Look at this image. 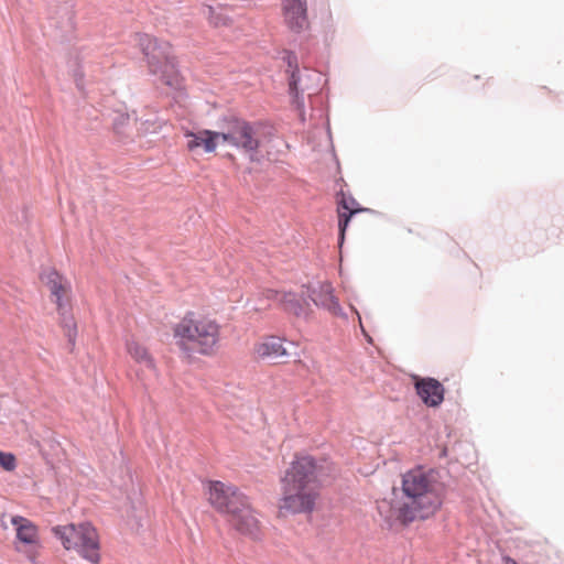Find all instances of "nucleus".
I'll return each mask as SVG.
<instances>
[{
	"label": "nucleus",
	"mask_w": 564,
	"mask_h": 564,
	"mask_svg": "<svg viewBox=\"0 0 564 564\" xmlns=\"http://www.w3.org/2000/svg\"><path fill=\"white\" fill-rule=\"evenodd\" d=\"M440 471L435 468L425 469L417 466L402 476V490L410 500L400 507L398 519L405 525L420 519L426 520L442 506V499L436 492Z\"/></svg>",
	"instance_id": "obj_1"
},
{
	"label": "nucleus",
	"mask_w": 564,
	"mask_h": 564,
	"mask_svg": "<svg viewBox=\"0 0 564 564\" xmlns=\"http://www.w3.org/2000/svg\"><path fill=\"white\" fill-rule=\"evenodd\" d=\"M316 480V459L305 455L296 457L282 478L281 509L290 513H310L314 510L317 492L311 487Z\"/></svg>",
	"instance_id": "obj_2"
},
{
	"label": "nucleus",
	"mask_w": 564,
	"mask_h": 564,
	"mask_svg": "<svg viewBox=\"0 0 564 564\" xmlns=\"http://www.w3.org/2000/svg\"><path fill=\"white\" fill-rule=\"evenodd\" d=\"M209 502L220 513L228 516L231 525L241 534L258 536L259 521L249 498L237 487L219 480L209 481Z\"/></svg>",
	"instance_id": "obj_3"
},
{
	"label": "nucleus",
	"mask_w": 564,
	"mask_h": 564,
	"mask_svg": "<svg viewBox=\"0 0 564 564\" xmlns=\"http://www.w3.org/2000/svg\"><path fill=\"white\" fill-rule=\"evenodd\" d=\"M137 41L147 59L150 74L159 76L166 86L181 89L182 76L171 44L147 33H137Z\"/></svg>",
	"instance_id": "obj_4"
},
{
	"label": "nucleus",
	"mask_w": 564,
	"mask_h": 564,
	"mask_svg": "<svg viewBox=\"0 0 564 564\" xmlns=\"http://www.w3.org/2000/svg\"><path fill=\"white\" fill-rule=\"evenodd\" d=\"M219 326L209 319H197L194 312H187L174 327V337L183 350L209 354L218 341Z\"/></svg>",
	"instance_id": "obj_5"
},
{
	"label": "nucleus",
	"mask_w": 564,
	"mask_h": 564,
	"mask_svg": "<svg viewBox=\"0 0 564 564\" xmlns=\"http://www.w3.org/2000/svg\"><path fill=\"white\" fill-rule=\"evenodd\" d=\"M216 126L219 129V139L223 143L248 153L249 158L253 160L261 144L253 123L236 113L227 112L217 119Z\"/></svg>",
	"instance_id": "obj_6"
},
{
	"label": "nucleus",
	"mask_w": 564,
	"mask_h": 564,
	"mask_svg": "<svg viewBox=\"0 0 564 564\" xmlns=\"http://www.w3.org/2000/svg\"><path fill=\"white\" fill-rule=\"evenodd\" d=\"M52 532L66 550L77 551L78 554L91 563L99 562V542L96 530L90 522L56 525L52 528Z\"/></svg>",
	"instance_id": "obj_7"
},
{
	"label": "nucleus",
	"mask_w": 564,
	"mask_h": 564,
	"mask_svg": "<svg viewBox=\"0 0 564 564\" xmlns=\"http://www.w3.org/2000/svg\"><path fill=\"white\" fill-rule=\"evenodd\" d=\"M282 59L289 67V94L291 96V104L296 110L302 112L305 107L304 93L312 90V93H308L311 97L317 91L323 75L308 68H304V73H301L297 55L293 51H284Z\"/></svg>",
	"instance_id": "obj_8"
},
{
	"label": "nucleus",
	"mask_w": 564,
	"mask_h": 564,
	"mask_svg": "<svg viewBox=\"0 0 564 564\" xmlns=\"http://www.w3.org/2000/svg\"><path fill=\"white\" fill-rule=\"evenodd\" d=\"M268 299L278 301L284 312L293 314L299 318L306 319L310 315L312 301L308 297L307 291L299 294L291 291L281 293L275 290H269Z\"/></svg>",
	"instance_id": "obj_9"
},
{
	"label": "nucleus",
	"mask_w": 564,
	"mask_h": 564,
	"mask_svg": "<svg viewBox=\"0 0 564 564\" xmlns=\"http://www.w3.org/2000/svg\"><path fill=\"white\" fill-rule=\"evenodd\" d=\"M337 197L338 246L341 248L351 218L359 213L370 212V209L361 207L351 194H346L343 189L337 193Z\"/></svg>",
	"instance_id": "obj_10"
},
{
	"label": "nucleus",
	"mask_w": 564,
	"mask_h": 564,
	"mask_svg": "<svg viewBox=\"0 0 564 564\" xmlns=\"http://www.w3.org/2000/svg\"><path fill=\"white\" fill-rule=\"evenodd\" d=\"M282 11L285 25L291 32L300 34L308 29L306 0H282Z\"/></svg>",
	"instance_id": "obj_11"
},
{
	"label": "nucleus",
	"mask_w": 564,
	"mask_h": 564,
	"mask_svg": "<svg viewBox=\"0 0 564 564\" xmlns=\"http://www.w3.org/2000/svg\"><path fill=\"white\" fill-rule=\"evenodd\" d=\"M414 388L422 402L429 408H437L444 401L445 388L433 377L419 379Z\"/></svg>",
	"instance_id": "obj_12"
},
{
	"label": "nucleus",
	"mask_w": 564,
	"mask_h": 564,
	"mask_svg": "<svg viewBox=\"0 0 564 564\" xmlns=\"http://www.w3.org/2000/svg\"><path fill=\"white\" fill-rule=\"evenodd\" d=\"M187 148L189 151L195 152L203 148L205 153H213L217 148V140L219 139L218 131L209 129H202L197 132H187Z\"/></svg>",
	"instance_id": "obj_13"
},
{
	"label": "nucleus",
	"mask_w": 564,
	"mask_h": 564,
	"mask_svg": "<svg viewBox=\"0 0 564 564\" xmlns=\"http://www.w3.org/2000/svg\"><path fill=\"white\" fill-rule=\"evenodd\" d=\"M11 524L15 528L17 539L25 544L31 545L37 541V528L29 519L22 516H13Z\"/></svg>",
	"instance_id": "obj_14"
},
{
	"label": "nucleus",
	"mask_w": 564,
	"mask_h": 564,
	"mask_svg": "<svg viewBox=\"0 0 564 564\" xmlns=\"http://www.w3.org/2000/svg\"><path fill=\"white\" fill-rule=\"evenodd\" d=\"M308 297L316 306L327 310L333 315L344 319L348 318L346 312L340 306L338 299L335 296L334 290L329 283L326 284L325 301H322L321 296H316L315 293H308Z\"/></svg>",
	"instance_id": "obj_15"
},
{
	"label": "nucleus",
	"mask_w": 564,
	"mask_h": 564,
	"mask_svg": "<svg viewBox=\"0 0 564 564\" xmlns=\"http://www.w3.org/2000/svg\"><path fill=\"white\" fill-rule=\"evenodd\" d=\"M256 351L261 359L269 361L288 355L286 349L283 347L282 339L275 336H270L263 343L259 344Z\"/></svg>",
	"instance_id": "obj_16"
},
{
	"label": "nucleus",
	"mask_w": 564,
	"mask_h": 564,
	"mask_svg": "<svg viewBox=\"0 0 564 564\" xmlns=\"http://www.w3.org/2000/svg\"><path fill=\"white\" fill-rule=\"evenodd\" d=\"M40 279L48 288L51 295L55 297L56 305L62 310L63 276L55 269L50 268L41 272Z\"/></svg>",
	"instance_id": "obj_17"
},
{
	"label": "nucleus",
	"mask_w": 564,
	"mask_h": 564,
	"mask_svg": "<svg viewBox=\"0 0 564 564\" xmlns=\"http://www.w3.org/2000/svg\"><path fill=\"white\" fill-rule=\"evenodd\" d=\"M127 350L135 361L144 364L148 368H152L154 366L153 359L149 355L148 350L138 343L128 341Z\"/></svg>",
	"instance_id": "obj_18"
},
{
	"label": "nucleus",
	"mask_w": 564,
	"mask_h": 564,
	"mask_svg": "<svg viewBox=\"0 0 564 564\" xmlns=\"http://www.w3.org/2000/svg\"><path fill=\"white\" fill-rule=\"evenodd\" d=\"M0 467L6 471H12L17 467V458L10 452H3L0 449Z\"/></svg>",
	"instance_id": "obj_19"
},
{
	"label": "nucleus",
	"mask_w": 564,
	"mask_h": 564,
	"mask_svg": "<svg viewBox=\"0 0 564 564\" xmlns=\"http://www.w3.org/2000/svg\"><path fill=\"white\" fill-rule=\"evenodd\" d=\"M129 119H130V117H129L128 113H119V115H117L113 118V120H112L113 130L117 133H121L123 128L128 124Z\"/></svg>",
	"instance_id": "obj_20"
},
{
	"label": "nucleus",
	"mask_w": 564,
	"mask_h": 564,
	"mask_svg": "<svg viewBox=\"0 0 564 564\" xmlns=\"http://www.w3.org/2000/svg\"><path fill=\"white\" fill-rule=\"evenodd\" d=\"M73 76L77 88L82 90L84 88V72L80 66L74 69Z\"/></svg>",
	"instance_id": "obj_21"
},
{
	"label": "nucleus",
	"mask_w": 564,
	"mask_h": 564,
	"mask_svg": "<svg viewBox=\"0 0 564 564\" xmlns=\"http://www.w3.org/2000/svg\"><path fill=\"white\" fill-rule=\"evenodd\" d=\"M65 336L67 337V341L69 346L73 348L75 346L76 337H77V326L65 328Z\"/></svg>",
	"instance_id": "obj_22"
},
{
	"label": "nucleus",
	"mask_w": 564,
	"mask_h": 564,
	"mask_svg": "<svg viewBox=\"0 0 564 564\" xmlns=\"http://www.w3.org/2000/svg\"><path fill=\"white\" fill-rule=\"evenodd\" d=\"M326 284H322L319 288L307 286L306 290L308 293H315L316 296H321L322 301H325Z\"/></svg>",
	"instance_id": "obj_23"
},
{
	"label": "nucleus",
	"mask_w": 564,
	"mask_h": 564,
	"mask_svg": "<svg viewBox=\"0 0 564 564\" xmlns=\"http://www.w3.org/2000/svg\"><path fill=\"white\" fill-rule=\"evenodd\" d=\"M61 315H62L61 323H62V326L64 329L76 326V323L72 315H68L66 312H62Z\"/></svg>",
	"instance_id": "obj_24"
},
{
	"label": "nucleus",
	"mask_w": 564,
	"mask_h": 564,
	"mask_svg": "<svg viewBox=\"0 0 564 564\" xmlns=\"http://www.w3.org/2000/svg\"><path fill=\"white\" fill-rule=\"evenodd\" d=\"M350 307L357 314V317H358V321H359V324H360V328H361L362 333L365 334V336L367 337V340L370 343L371 341V337L366 333V330H365V328L362 326L361 317H360L359 312L354 306H350Z\"/></svg>",
	"instance_id": "obj_25"
},
{
	"label": "nucleus",
	"mask_w": 564,
	"mask_h": 564,
	"mask_svg": "<svg viewBox=\"0 0 564 564\" xmlns=\"http://www.w3.org/2000/svg\"><path fill=\"white\" fill-rule=\"evenodd\" d=\"M502 561L505 564H518V562L509 555L502 556Z\"/></svg>",
	"instance_id": "obj_26"
},
{
	"label": "nucleus",
	"mask_w": 564,
	"mask_h": 564,
	"mask_svg": "<svg viewBox=\"0 0 564 564\" xmlns=\"http://www.w3.org/2000/svg\"><path fill=\"white\" fill-rule=\"evenodd\" d=\"M67 22H68L69 26L72 28V26H73L72 15H68V18H67Z\"/></svg>",
	"instance_id": "obj_27"
}]
</instances>
